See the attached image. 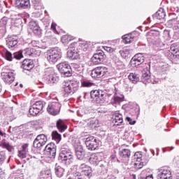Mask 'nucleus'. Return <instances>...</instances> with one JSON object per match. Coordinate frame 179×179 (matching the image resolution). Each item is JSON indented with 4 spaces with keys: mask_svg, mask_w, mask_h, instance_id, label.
<instances>
[{
    "mask_svg": "<svg viewBox=\"0 0 179 179\" xmlns=\"http://www.w3.org/2000/svg\"><path fill=\"white\" fill-rule=\"evenodd\" d=\"M108 72V69L104 66H99L95 68L92 71L91 76L94 79H97V78H103L106 73Z\"/></svg>",
    "mask_w": 179,
    "mask_h": 179,
    "instance_id": "6e6552de",
    "label": "nucleus"
},
{
    "mask_svg": "<svg viewBox=\"0 0 179 179\" xmlns=\"http://www.w3.org/2000/svg\"><path fill=\"white\" fill-rule=\"evenodd\" d=\"M27 152H29V143H25L22 145V150L18 151L19 157H20V159H26Z\"/></svg>",
    "mask_w": 179,
    "mask_h": 179,
    "instance_id": "a878e982",
    "label": "nucleus"
},
{
    "mask_svg": "<svg viewBox=\"0 0 179 179\" xmlns=\"http://www.w3.org/2000/svg\"><path fill=\"white\" fill-rule=\"evenodd\" d=\"M131 178H132V179H136V175H135V174L131 175Z\"/></svg>",
    "mask_w": 179,
    "mask_h": 179,
    "instance_id": "69168bd1",
    "label": "nucleus"
},
{
    "mask_svg": "<svg viewBox=\"0 0 179 179\" xmlns=\"http://www.w3.org/2000/svg\"><path fill=\"white\" fill-rule=\"evenodd\" d=\"M59 159L68 166L73 162V155L71 150H62L59 154Z\"/></svg>",
    "mask_w": 179,
    "mask_h": 179,
    "instance_id": "39448f33",
    "label": "nucleus"
},
{
    "mask_svg": "<svg viewBox=\"0 0 179 179\" xmlns=\"http://www.w3.org/2000/svg\"><path fill=\"white\" fill-rule=\"evenodd\" d=\"M79 47L80 50H83V51H87L89 48V44L86 42H80L79 43Z\"/></svg>",
    "mask_w": 179,
    "mask_h": 179,
    "instance_id": "37998d69",
    "label": "nucleus"
},
{
    "mask_svg": "<svg viewBox=\"0 0 179 179\" xmlns=\"http://www.w3.org/2000/svg\"><path fill=\"white\" fill-rule=\"evenodd\" d=\"M73 68H74L76 71H78V72H80L83 71V67L81 66V65L79 64H76V63L73 64Z\"/></svg>",
    "mask_w": 179,
    "mask_h": 179,
    "instance_id": "09e8293b",
    "label": "nucleus"
},
{
    "mask_svg": "<svg viewBox=\"0 0 179 179\" xmlns=\"http://www.w3.org/2000/svg\"><path fill=\"white\" fill-rule=\"evenodd\" d=\"M56 125L59 132H64L68 128L65 122L61 119L57 122Z\"/></svg>",
    "mask_w": 179,
    "mask_h": 179,
    "instance_id": "2f4dec72",
    "label": "nucleus"
},
{
    "mask_svg": "<svg viewBox=\"0 0 179 179\" xmlns=\"http://www.w3.org/2000/svg\"><path fill=\"white\" fill-rule=\"evenodd\" d=\"M128 78L129 80L131 82V83H134V85L139 82V76H138V74L131 73L129 75Z\"/></svg>",
    "mask_w": 179,
    "mask_h": 179,
    "instance_id": "c9c22d12",
    "label": "nucleus"
},
{
    "mask_svg": "<svg viewBox=\"0 0 179 179\" xmlns=\"http://www.w3.org/2000/svg\"><path fill=\"white\" fill-rule=\"evenodd\" d=\"M135 169L137 170H140V169H142L143 167V162L141 161H136V163L134 164Z\"/></svg>",
    "mask_w": 179,
    "mask_h": 179,
    "instance_id": "3c124183",
    "label": "nucleus"
},
{
    "mask_svg": "<svg viewBox=\"0 0 179 179\" xmlns=\"http://www.w3.org/2000/svg\"><path fill=\"white\" fill-rule=\"evenodd\" d=\"M52 138L59 142V141H61V134H58L57 131H53L52 133Z\"/></svg>",
    "mask_w": 179,
    "mask_h": 179,
    "instance_id": "de8ad7c7",
    "label": "nucleus"
},
{
    "mask_svg": "<svg viewBox=\"0 0 179 179\" xmlns=\"http://www.w3.org/2000/svg\"><path fill=\"white\" fill-rule=\"evenodd\" d=\"M45 143H47V136L44 134H39L34 141V148L39 149L42 146H44Z\"/></svg>",
    "mask_w": 179,
    "mask_h": 179,
    "instance_id": "f8f14e48",
    "label": "nucleus"
},
{
    "mask_svg": "<svg viewBox=\"0 0 179 179\" xmlns=\"http://www.w3.org/2000/svg\"><path fill=\"white\" fill-rule=\"evenodd\" d=\"M119 52H120L121 57H122V58H127V57H128V55H129V50L127 48L120 50Z\"/></svg>",
    "mask_w": 179,
    "mask_h": 179,
    "instance_id": "c03bdc74",
    "label": "nucleus"
},
{
    "mask_svg": "<svg viewBox=\"0 0 179 179\" xmlns=\"http://www.w3.org/2000/svg\"><path fill=\"white\" fill-rule=\"evenodd\" d=\"M79 169L81 171L83 176H85L84 177L86 178L90 179V177L93 176L92 168L86 165V164H82L80 166Z\"/></svg>",
    "mask_w": 179,
    "mask_h": 179,
    "instance_id": "dca6fc26",
    "label": "nucleus"
},
{
    "mask_svg": "<svg viewBox=\"0 0 179 179\" xmlns=\"http://www.w3.org/2000/svg\"><path fill=\"white\" fill-rule=\"evenodd\" d=\"M80 174V173H76V179H89L85 176H83V175H79Z\"/></svg>",
    "mask_w": 179,
    "mask_h": 179,
    "instance_id": "4d7b16f0",
    "label": "nucleus"
},
{
    "mask_svg": "<svg viewBox=\"0 0 179 179\" xmlns=\"http://www.w3.org/2000/svg\"><path fill=\"white\" fill-rule=\"evenodd\" d=\"M0 146L3 149H6L7 150H8V152H12L13 150V147L9 145V143L6 142L5 141H1L0 142Z\"/></svg>",
    "mask_w": 179,
    "mask_h": 179,
    "instance_id": "4c0bfd02",
    "label": "nucleus"
},
{
    "mask_svg": "<svg viewBox=\"0 0 179 179\" xmlns=\"http://www.w3.org/2000/svg\"><path fill=\"white\" fill-rule=\"evenodd\" d=\"M55 173L59 178H62L64 177V174H65V169L62 166H56L55 168Z\"/></svg>",
    "mask_w": 179,
    "mask_h": 179,
    "instance_id": "473e14b6",
    "label": "nucleus"
},
{
    "mask_svg": "<svg viewBox=\"0 0 179 179\" xmlns=\"http://www.w3.org/2000/svg\"><path fill=\"white\" fill-rule=\"evenodd\" d=\"M110 157L113 160H114V159H115L116 156H115V155H113L110 156Z\"/></svg>",
    "mask_w": 179,
    "mask_h": 179,
    "instance_id": "338daca9",
    "label": "nucleus"
},
{
    "mask_svg": "<svg viewBox=\"0 0 179 179\" xmlns=\"http://www.w3.org/2000/svg\"><path fill=\"white\" fill-rule=\"evenodd\" d=\"M15 6L19 8L27 9L30 8V0H15Z\"/></svg>",
    "mask_w": 179,
    "mask_h": 179,
    "instance_id": "b1692460",
    "label": "nucleus"
},
{
    "mask_svg": "<svg viewBox=\"0 0 179 179\" xmlns=\"http://www.w3.org/2000/svg\"><path fill=\"white\" fill-rule=\"evenodd\" d=\"M105 50L107 51V52H114V48L111 47H106Z\"/></svg>",
    "mask_w": 179,
    "mask_h": 179,
    "instance_id": "13d9d810",
    "label": "nucleus"
},
{
    "mask_svg": "<svg viewBox=\"0 0 179 179\" xmlns=\"http://www.w3.org/2000/svg\"><path fill=\"white\" fill-rule=\"evenodd\" d=\"M119 156L123 162H124V160H129V157H131V150L127 148L120 149Z\"/></svg>",
    "mask_w": 179,
    "mask_h": 179,
    "instance_id": "aec40b11",
    "label": "nucleus"
},
{
    "mask_svg": "<svg viewBox=\"0 0 179 179\" xmlns=\"http://www.w3.org/2000/svg\"><path fill=\"white\" fill-rule=\"evenodd\" d=\"M43 79L48 85H55V83H58L59 80L52 69H46L45 70Z\"/></svg>",
    "mask_w": 179,
    "mask_h": 179,
    "instance_id": "7ed1b4c3",
    "label": "nucleus"
},
{
    "mask_svg": "<svg viewBox=\"0 0 179 179\" xmlns=\"http://www.w3.org/2000/svg\"><path fill=\"white\" fill-rule=\"evenodd\" d=\"M155 17L156 19H158V20H162V19L166 17V13L163 9L159 10L155 13Z\"/></svg>",
    "mask_w": 179,
    "mask_h": 179,
    "instance_id": "ea45409f",
    "label": "nucleus"
},
{
    "mask_svg": "<svg viewBox=\"0 0 179 179\" xmlns=\"http://www.w3.org/2000/svg\"><path fill=\"white\" fill-rule=\"evenodd\" d=\"M113 122L114 125L120 126L122 122H124V119L122 118V115L120 113H115L113 115Z\"/></svg>",
    "mask_w": 179,
    "mask_h": 179,
    "instance_id": "bb28decb",
    "label": "nucleus"
},
{
    "mask_svg": "<svg viewBox=\"0 0 179 179\" xmlns=\"http://www.w3.org/2000/svg\"><path fill=\"white\" fill-rule=\"evenodd\" d=\"M134 159H136V162L142 161V153L137 152L134 154Z\"/></svg>",
    "mask_w": 179,
    "mask_h": 179,
    "instance_id": "8fccbe9b",
    "label": "nucleus"
},
{
    "mask_svg": "<svg viewBox=\"0 0 179 179\" xmlns=\"http://www.w3.org/2000/svg\"><path fill=\"white\" fill-rule=\"evenodd\" d=\"M46 58L50 64H57L62 58V53L57 48H52L47 50Z\"/></svg>",
    "mask_w": 179,
    "mask_h": 179,
    "instance_id": "f03ea898",
    "label": "nucleus"
},
{
    "mask_svg": "<svg viewBox=\"0 0 179 179\" xmlns=\"http://www.w3.org/2000/svg\"><path fill=\"white\" fill-rule=\"evenodd\" d=\"M126 120L129 122V124H130V125H135V124H136V121L133 120L132 118H131L129 117H127Z\"/></svg>",
    "mask_w": 179,
    "mask_h": 179,
    "instance_id": "5fc2aeb1",
    "label": "nucleus"
},
{
    "mask_svg": "<svg viewBox=\"0 0 179 179\" xmlns=\"http://www.w3.org/2000/svg\"><path fill=\"white\" fill-rule=\"evenodd\" d=\"M81 86L83 87H90L93 86V83H91L90 81L87 80H81Z\"/></svg>",
    "mask_w": 179,
    "mask_h": 179,
    "instance_id": "79ce46f5",
    "label": "nucleus"
},
{
    "mask_svg": "<svg viewBox=\"0 0 179 179\" xmlns=\"http://www.w3.org/2000/svg\"><path fill=\"white\" fill-rule=\"evenodd\" d=\"M166 57L169 58V59H173V58H177L179 57V45L177 43H173L171 45L170 50H167L165 52Z\"/></svg>",
    "mask_w": 179,
    "mask_h": 179,
    "instance_id": "0eeeda50",
    "label": "nucleus"
},
{
    "mask_svg": "<svg viewBox=\"0 0 179 179\" xmlns=\"http://www.w3.org/2000/svg\"><path fill=\"white\" fill-rule=\"evenodd\" d=\"M13 58L15 59H21L23 58V51H18L13 54Z\"/></svg>",
    "mask_w": 179,
    "mask_h": 179,
    "instance_id": "49530a36",
    "label": "nucleus"
},
{
    "mask_svg": "<svg viewBox=\"0 0 179 179\" xmlns=\"http://www.w3.org/2000/svg\"><path fill=\"white\" fill-rule=\"evenodd\" d=\"M159 176L161 179H173L171 171L167 166H164L159 169Z\"/></svg>",
    "mask_w": 179,
    "mask_h": 179,
    "instance_id": "4468645a",
    "label": "nucleus"
},
{
    "mask_svg": "<svg viewBox=\"0 0 179 179\" xmlns=\"http://www.w3.org/2000/svg\"><path fill=\"white\" fill-rule=\"evenodd\" d=\"M6 24H8V17H3L0 20V37H3V35L6 33Z\"/></svg>",
    "mask_w": 179,
    "mask_h": 179,
    "instance_id": "5701e85b",
    "label": "nucleus"
},
{
    "mask_svg": "<svg viewBox=\"0 0 179 179\" xmlns=\"http://www.w3.org/2000/svg\"><path fill=\"white\" fill-rule=\"evenodd\" d=\"M57 24L52 22L51 24V29L53 30L54 33L58 34V31H57Z\"/></svg>",
    "mask_w": 179,
    "mask_h": 179,
    "instance_id": "6e6d98bb",
    "label": "nucleus"
},
{
    "mask_svg": "<svg viewBox=\"0 0 179 179\" xmlns=\"http://www.w3.org/2000/svg\"><path fill=\"white\" fill-rule=\"evenodd\" d=\"M1 78L6 83L10 85V83L15 80V73H11V74H7L5 75V76H1Z\"/></svg>",
    "mask_w": 179,
    "mask_h": 179,
    "instance_id": "c756f323",
    "label": "nucleus"
},
{
    "mask_svg": "<svg viewBox=\"0 0 179 179\" xmlns=\"http://www.w3.org/2000/svg\"><path fill=\"white\" fill-rule=\"evenodd\" d=\"M85 145L88 150H96V148L99 146L97 139L93 136L86 138Z\"/></svg>",
    "mask_w": 179,
    "mask_h": 179,
    "instance_id": "ddd939ff",
    "label": "nucleus"
},
{
    "mask_svg": "<svg viewBox=\"0 0 179 179\" xmlns=\"http://www.w3.org/2000/svg\"><path fill=\"white\" fill-rule=\"evenodd\" d=\"M59 108V103H52L48 105L47 110L49 114H51L52 115H57L58 113H59V110H58Z\"/></svg>",
    "mask_w": 179,
    "mask_h": 179,
    "instance_id": "a211bd4d",
    "label": "nucleus"
},
{
    "mask_svg": "<svg viewBox=\"0 0 179 179\" xmlns=\"http://www.w3.org/2000/svg\"><path fill=\"white\" fill-rule=\"evenodd\" d=\"M3 175V171L2 169H0V179L2 178V176Z\"/></svg>",
    "mask_w": 179,
    "mask_h": 179,
    "instance_id": "0e129e2a",
    "label": "nucleus"
},
{
    "mask_svg": "<svg viewBox=\"0 0 179 179\" xmlns=\"http://www.w3.org/2000/svg\"><path fill=\"white\" fill-rule=\"evenodd\" d=\"M90 163L94 164V166H97L100 162H101V158L99 154H93L91 155L90 159Z\"/></svg>",
    "mask_w": 179,
    "mask_h": 179,
    "instance_id": "c85d7f7f",
    "label": "nucleus"
},
{
    "mask_svg": "<svg viewBox=\"0 0 179 179\" xmlns=\"http://www.w3.org/2000/svg\"><path fill=\"white\" fill-rule=\"evenodd\" d=\"M62 150H65L66 152V150H70L69 148H68V145L66 144H63L62 145Z\"/></svg>",
    "mask_w": 179,
    "mask_h": 179,
    "instance_id": "bf43d9fd",
    "label": "nucleus"
},
{
    "mask_svg": "<svg viewBox=\"0 0 179 179\" xmlns=\"http://www.w3.org/2000/svg\"><path fill=\"white\" fill-rule=\"evenodd\" d=\"M29 29L36 36H40V34H41V29H40V27H38V24H37V22L35 21H31L29 22Z\"/></svg>",
    "mask_w": 179,
    "mask_h": 179,
    "instance_id": "4be33fe9",
    "label": "nucleus"
},
{
    "mask_svg": "<svg viewBox=\"0 0 179 179\" xmlns=\"http://www.w3.org/2000/svg\"><path fill=\"white\" fill-rule=\"evenodd\" d=\"M145 61V56L142 53H138L133 57L131 60V66H139L141 64H143Z\"/></svg>",
    "mask_w": 179,
    "mask_h": 179,
    "instance_id": "2eb2a0df",
    "label": "nucleus"
},
{
    "mask_svg": "<svg viewBox=\"0 0 179 179\" xmlns=\"http://www.w3.org/2000/svg\"><path fill=\"white\" fill-rule=\"evenodd\" d=\"M62 41H64V43H68V41H71V40H73V38H72L71 36H64L62 38Z\"/></svg>",
    "mask_w": 179,
    "mask_h": 179,
    "instance_id": "864d4df0",
    "label": "nucleus"
},
{
    "mask_svg": "<svg viewBox=\"0 0 179 179\" xmlns=\"http://www.w3.org/2000/svg\"><path fill=\"white\" fill-rule=\"evenodd\" d=\"M62 89L64 97H68L69 94H73V93H75L79 89V83L76 81L64 83Z\"/></svg>",
    "mask_w": 179,
    "mask_h": 179,
    "instance_id": "f257e3e1",
    "label": "nucleus"
},
{
    "mask_svg": "<svg viewBox=\"0 0 179 179\" xmlns=\"http://www.w3.org/2000/svg\"><path fill=\"white\" fill-rule=\"evenodd\" d=\"M21 68L25 71H31L34 68V63L33 60L25 59L21 65Z\"/></svg>",
    "mask_w": 179,
    "mask_h": 179,
    "instance_id": "412c9836",
    "label": "nucleus"
},
{
    "mask_svg": "<svg viewBox=\"0 0 179 179\" xmlns=\"http://www.w3.org/2000/svg\"><path fill=\"white\" fill-rule=\"evenodd\" d=\"M12 73H15V71L9 69L8 66H6L2 69L1 75L5 76V75H11Z\"/></svg>",
    "mask_w": 179,
    "mask_h": 179,
    "instance_id": "58836bf2",
    "label": "nucleus"
},
{
    "mask_svg": "<svg viewBox=\"0 0 179 179\" xmlns=\"http://www.w3.org/2000/svg\"><path fill=\"white\" fill-rule=\"evenodd\" d=\"M94 120H91L90 121V124L91 125H94Z\"/></svg>",
    "mask_w": 179,
    "mask_h": 179,
    "instance_id": "774afa93",
    "label": "nucleus"
},
{
    "mask_svg": "<svg viewBox=\"0 0 179 179\" xmlns=\"http://www.w3.org/2000/svg\"><path fill=\"white\" fill-rule=\"evenodd\" d=\"M4 57L7 61H12L13 59V56L12 55V53L9 51H6L3 54Z\"/></svg>",
    "mask_w": 179,
    "mask_h": 179,
    "instance_id": "a18cd8bd",
    "label": "nucleus"
},
{
    "mask_svg": "<svg viewBox=\"0 0 179 179\" xmlns=\"http://www.w3.org/2000/svg\"><path fill=\"white\" fill-rule=\"evenodd\" d=\"M67 57L71 59H79L80 58V55L76 49L69 50L67 52Z\"/></svg>",
    "mask_w": 179,
    "mask_h": 179,
    "instance_id": "cd10ccee",
    "label": "nucleus"
},
{
    "mask_svg": "<svg viewBox=\"0 0 179 179\" xmlns=\"http://www.w3.org/2000/svg\"><path fill=\"white\" fill-rule=\"evenodd\" d=\"M134 36H132V34H126L122 36L123 43L124 44H129L134 41Z\"/></svg>",
    "mask_w": 179,
    "mask_h": 179,
    "instance_id": "e433bc0d",
    "label": "nucleus"
},
{
    "mask_svg": "<svg viewBox=\"0 0 179 179\" xmlns=\"http://www.w3.org/2000/svg\"><path fill=\"white\" fill-rule=\"evenodd\" d=\"M7 45L9 47V48H13V47H17V43H19V41L17 40V38H9L7 41Z\"/></svg>",
    "mask_w": 179,
    "mask_h": 179,
    "instance_id": "72a5a7b5",
    "label": "nucleus"
},
{
    "mask_svg": "<svg viewBox=\"0 0 179 179\" xmlns=\"http://www.w3.org/2000/svg\"><path fill=\"white\" fill-rule=\"evenodd\" d=\"M104 58H106L104 52L99 51L93 55V57L91 58V61L95 65H99V64H101V62L104 61Z\"/></svg>",
    "mask_w": 179,
    "mask_h": 179,
    "instance_id": "f3484780",
    "label": "nucleus"
},
{
    "mask_svg": "<svg viewBox=\"0 0 179 179\" xmlns=\"http://www.w3.org/2000/svg\"><path fill=\"white\" fill-rule=\"evenodd\" d=\"M58 71L63 75L69 77L72 75V69L68 62H63L57 65Z\"/></svg>",
    "mask_w": 179,
    "mask_h": 179,
    "instance_id": "423d86ee",
    "label": "nucleus"
},
{
    "mask_svg": "<svg viewBox=\"0 0 179 179\" xmlns=\"http://www.w3.org/2000/svg\"><path fill=\"white\" fill-rule=\"evenodd\" d=\"M77 44H78V43H77L76 42L72 43L69 45V48H71V49H69V50H75V47H76Z\"/></svg>",
    "mask_w": 179,
    "mask_h": 179,
    "instance_id": "052dcab7",
    "label": "nucleus"
},
{
    "mask_svg": "<svg viewBox=\"0 0 179 179\" xmlns=\"http://www.w3.org/2000/svg\"><path fill=\"white\" fill-rule=\"evenodd\" d=\"M40 178L41 179H52V177L51 176V171L46 170V171H41Z\"/></svg>",
    "mask_w": 179,
    "mask_h": 179,
    "instance_id": "f704fd0d",
    "label": "nucleus"
},
{
    "mask_svg": "<svg viewBox=\"0 0 179 179\" xmlns=\"http://www.w3.org/2000/svg\"><path fill=\"white\" fill-rule=\"evenodd\" d=\"M31 2L34 3V5H37V3H40V0H31Z\"/></svg>",
    "mask_w": 179,
    "mask_h": 179,
    "instance_id": "e2e57ef3",
    "label": "nucleus"
},
{
    "mask_svg": "<svg viewBox=\"0 0 179 179\" xmlns=\"http://www.w3.org/2000/svg\"><path fill=\"white\" fill-rule=\"evenodd\" d=\"M91 99L96 101V104H104L106 102V93L102 90H92L90 92Z\"/></svg>",
    "mask_w": 179,
    "mask_h": 179,
    "instance_id": "20e7f679",
    "label": "nucleus"
},
{
    "mask_svg": "<svg viewBox=\"0 0 179 179\" xmlns=\"http://www.w3.org/2000/svg\"><path fill=\"white\" fill-rule=\"evenodd\" d=\"M168 23L169 24H172L173 30L176 33H179V20H177V18H173L168 21Z\"/></svg>",
    "mask_w": 179,
    "mask_h": 179,
    "instance_id": "7c9ffc66",
    "label": "nucleus"
},
{
    "mask_svg": "<svg viewBox=\"0 0 179 179\" xmlns=\"http://www.w3.org/2000/svg\"><path fill=\"white\" fill-rule=\"evenodd\" d=\"M143 179H153V175H148L145 178H143Z\"/></svg>",
    "mask_w": 179,
    "mask_h": 179,
    "instance_id": "680f3d73",
    "label": "nucleus"
},
{
    "mask_svg": "<svg viewBox=\"0 0 179 179\" xmlns=\"http://www.w3.org/2000/svg\"><path fill=\"white\" fill-rule=\"evenodd\" d=\"M75 150L77 159H78V160H83V159H85V150L83 149V147L79 145L76 147Z\"/></svg>",
    "mask_w": 179,
    "mask_h": 179,
    "instance_id": "393cba45",
    "label": "nucleus"
},
{
    "mask_svg": "<svg viewBox=\"0 0 179 179\" xmlns=\"http://www.w3.org/2000/svg\"><path fill=\"white\" fill-rule=\"evenodd\" d=\"M43 108H44V103L41 101H36L35 103L32 105V106L29 108V114L33 115L34 117L37 115L41 111H43Z\"/></svg>",
    "mask_w": 179,
    "mask_h": 179,
    "instance_id": "1a4fd4ad",
    "label": "nucleus"
},
{
    "mask_svg": "<svg viewBox=\"0 0 179 179\" xmlns=\"http://www.w3.org/2000/svg\"><path fill=\"white\" fill-rule=\"evenodd\" d=\"M41 53V52L40 51H37L36 49L30 48H27L22 51V54H24L25 57H39Z\"/></svg>",
    "mask_w": 179,
    "mask_h": 179,
    "instance_id": "6ab92c4d",
    "label": "nucleus"
},
{
    "mask_svg": "<svg viewBox=\"0 0 179 179\" xmlns=\"http://www.w3.org/2000/svg\"><path fill=\"white\" fill-rule=\"evenodd\" d=\"M44 153L46 155V156L49 157L50 159H55V155L57 153L55 144L53 143L48 144L44 149Z\"/></svg>",
    "mask_w": 179,
    "mask_h": 179,
    "instance_id": "9b49d317",
    "label": "nucleus"
},
{
    "mask_svg": "<svg viewBox=\"0 0 179 179\" xmlns=\"http://www.w3.org/2000/svg\"><path fill=\"white\" fill-rule=\"evenodd\" d=\"M5 159H6L5 152L0 151V164H2L5 162Z\"/></svg>",
    "mask_w": 179,
    "mask_h": 179,
    "instance_id": "603ef678",
    "label": "nucleus"
},
{
    "mask_svg": "<svg viewBox=\"0 0 179 179\" xmlns=\"http://www.w3.org/2000/svg\"><path fill=\"white\" fill-rule=\"evenodd\" d=\"M122 101H124V96L123 95H115L113 97V102L115 104H120Z\"/></svg>",
    "mask_w": 179,
    "mask_h": 179,
    "instance_id": "a19ab883",
    "label": "nucleus"
},
{
    "mask_svg": "<svg viewBox=\"0 0 179 179\" xmlns=\"http://www.w3.org/2000/svg\"><path fill=\"white\" fill-rule=\"evenodd\" d=\"M141 82L145 85L150 83V65L145 64L142 70Z\"/></svg>",
    "mask_w": 179,
    "mask_h": 179,
    "instance_id": "9d476101",
    "label": "nucleus"
}]
</instances>
